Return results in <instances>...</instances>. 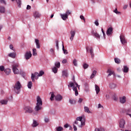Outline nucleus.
Segmentation results:
<instances>
[{
    "instance_id": "nucleus-1",
    "label": "nucleus",
    "mask_w": 131,
    "mask_h": 131,
    "mask_svg": "<svg viewBox=\"0 0 131 131\" xmlns=\"http://www.w3.org/2000/svg\"><path fill=\"white\" fill-rule=\"evenodd\" d=\"M73 82H70L69 84L68 85L69 89L72 88L73 90L75 92V96H78V91H77V88L79 90L80 85H78L75 81V77L73 76Z\"/></svg>"
},
{
    "instance_id": "nucleus-2",
    "label": "nucleus",
    "mask_w": 131,
    "mask_h": 131,
    "mask_svg": "<svg viewBox=\"0 0 131 131\" xmlns=\"http://www.w3.org/2000/svg\"><path fill=\"white\" fill-rule=\"evenodd\" d=\"M42 106V101L41 100V98H40V97L37 96V103L35 107V111H39V110H41Z\"/></svg>"
},
{
    "instance_id": "nucleus-3",
    "label": "nucleus",
    "mask_w": 131,
    "mask_h": 131,
    "mask_svg": "<svg viewBox=\"0 0 131 131\" xmlns=\"http://www.w3.org/2000/svg\"><path fill=\"white\" fill-rule=\"evenodd\" d=\"M14 91L16 94H20V91H21V88H22V85L20 81H17L14 85L13 86Z\"/></svg>"
},
{
    "instance_id": "nucleus-4",
    "label": "nucleus",
    "mask_w": 131,
    "mask_h": 131,
    "mask_svg": "<svg viewBox=\"0 0 131 131\" xmlns=\"http://www.w3.org/2000/svg\"><path fill=\"white\" fill-rule=\"evenodd\" d=\"M19 67V63H14L12 65V70L14 74H19V70L17 67Z\"/></svg>"
},
{
    "instance_id": "nucleus-5",
    "label": "nucleus",
    "mask_w": 131,
    "mask_h": 131,
    "mask_svg": "<svg viewBox=\"0 0 131 131\" xmlns=\"http://www.w3.org/2000/svg\"><path fill=\"white\" fill-rule=\"evenodd\" d=\"M77 121H80V124L81 125L83 126L85 125V119H82V117H79L76 118Z\"/></svg>"
},
{
    "instance_id": "nucleus-6",
    "label": "nucleus",
    "mask_w": 131,
    "mask_h": 131,
    "mask_svg": "<svg viewBox=\"0 0 131 131\" xmlns=\"http://www.w3.org/2000/svg\"><path fill=\"white\" fill-rule=\"evenodd\" d=\"M24 110L26 111V113H32L33 110L32 107L30 106H26L24 107Z\"/></svg>"
},
{
    "instance_id": "nucleus-7",
    "label": "nucleus",
    "mask_w": 131,
    "mask_h": 131,
    "mask_svg": "<svg viewBox=\"0 0 131 131\" xmlns=\"http://www.w3.org/2000/svg\"><path fill=\"white\" fill-rule=\"evenodd\" d=\"M39 77V75L38 73H37V72H35L34 74H32L31 79H32L33 82H34V81H35V80L34 79V78H36V77H37V78H38Z\"/></svg>"
},
{
    "instance_id": "nucleus-8",
    "label": "nucleus",
    "mask_w": 131,
    "mask_h": 131,
    "mask_svg": "<svg viewBox=\"0 0 131 131\" xmlns=\"http://www.w3.org/2000/svg\"><path fill=\"white\" fill-rule=\"evenodd\" d=\"M32 56V54H31V52L27 51L25 55V58L26 60H29V59L31 58Z\"/></svg>"
},
{
    "instance_id": "nucleus-9",
    "label": "nucleus",
    "mask_w": 131,
    "mask_h": 131,
    "mask_svg": "<svg viewBox=\"0 0 131 131\" xmlns=\"http://www.w3.org/2000/svg\"><path fill=\"white\" fill-rule=\"evenodd\" d=\"M113 33V27L108 28L106 31V35H108V36H109L110 35H112Z\"/></svg>"
},
{
    "instance_id": "nucleus-10",
    "label": "nucleus",
    "mask_w": 131,
    "mask_h": 131,
    "mask_svg": "<svg viewBox=\"0 0 131 131\" xmlns=\"http://www.w3.org/2000/svg\"><path fill=\"white\" fill-rule=\"evenodd\" d=\"M125 124V121L123 119H120L119 122V126L120 128H124Z\"/></svg>"
},
{
    "instance_id": "nucleus-11",
    "label": "nucleus",
    "mask_w": 131,
    "mask_h": 131,
    "mask_svg": "<svg viewBox=\"0 0 131 131\" xmlns=\"http://www.w3.org/2000/svg\"><path fill=\"white\" fill-rule=\"evenodd\" d=\"M55 99L56 100V101L60 102V101H62V100L63 99V97L60 94H57L56 96H55Z\"/></svg>"
},
{
    "instance_id": "nucleus-12",
    "label": "nucleus",
    "mask_w": 131,
    "mask_h": 131,
    "mask_svg": "<svg viewBox=\"0 0 131 131\" xmlns=\"http://www.w3.org/2000/svg\"><path fill=\"white\" fill-rule=\"evenodd\" d=\"M121 42L122 45H125L126 43V40H125V38L124 37V35H121L120 37Z\"/></svg>"
},
{
    "instance_id": "nucleus-13",
    "label": "nucleus",
    "mask_w": 131,
    "mask_h": 131,
    "mask_svg": "<svg viewBox=\"0 0 131 131\" xmlns=\"http://www.w3.org/2000/svg\"><path fill=\"white\" fill-rule=\"evenodd\" d=\"M71 33V37L70 38V40L72 41L73 40V38H74V36H75V31L72 30L70 32Z\"/></svg>"
},
{
    "instance_id": "nucleus-14",
    "label": "nucleus",
    "mask_w": 131,
    "mask_h": 131,
    "mask_svg": "<svg viewBox=\"0 0 131 131\" xmlns=\"http://www.w3.org/2000/svg\"><path fill=\"white\" fill-rule=\"evenodd\" d=\"M116 86H117V85L113 82L110 83L109 84V88L111 90H114V89H115Z\"/></svg>"
},
{
    "instance_id": "nucleus-15",
    "label": "nucleus",
    "mask_w": 131,
    "mask_h": 131,
    "mask_svg": "<svg viewBox=\"0 0 131 131\" xmlns=\"http://www.w3.org/2000/svg\"><path fill=\"white\" fill-rule=\"evenodd\" d=\"M120 102L121 104H124L126 102V97L125 96L120 97Z\"/></svg>"
},
{
    "instance_id": "nucleus-16",
    "label": "nucleus",
    "mask_w": 131,
    "mask_h": 131,
    "mask_svg": "<svg viewBox=\"0 0 131 131\" xmlns=\"http://www.w3.org/2000/svg\"><path fill=\"white\" fill-rule=\"evenodd\" d=\"M107 73H108L107 76L109 77V76H111L113 75H115V73H114V71L111 70V69H108L107 71Z\"/></svg>"
},
{
    "instance_id": "nucleus-17",
    "label": "nucleus",
    "mask_w": 131,
    "mask_h": 131,
    "mask_svg": "<svg viewBox=\"0 0 131 131\" xmlns=\"http://www.w3.org/2000/svg\"><path fill=\"white\" fill-rule=\"evenodd\" d=\"M16 55L17 54L16 53V52L11 53L8 54V56H9L10 58H12L13 59H15Z\"/></svg>"
},
{
    "instance_id": "nucleus-18",
    "label": "nucleus",
    "mask_w": 131,
    "mask_h": 131,
    "mask_svg": "<svg viewBox=\"0 0 131 131\" xmlns=\"http://www.w3.org/2000/svg\"><path fill=\"white\" fill-rule=\"evenodd\" d=\"M35 42L36 46L37 49H40V44H39V40L37 39H35Z\"/></svg>"
},
{
    "instance_id": "nucleus-19",
    "label": "nucleus",
    "mask_w": 131,
    "mask_h": 131,
    "mask_svg": "<svg viewBox=\"0 0 131 131\" xmlns=\"http://www.w3.org/2000/svg\"><path fill=\"white\" fill-rule=\"evenodd\" d=\"M33 15L35 18H40V14H39L37 11H35Z\"/></svg>"
},
{
    "instance_id": "nucleus-20",
    "label": "nucleus",
    "mask_w": 131,
    "mask_h": 131,
    "mask_svg": "<svg viewBox=\"0 0 131 131\" xmlns=\"http://www.w3.org/2000/svg\"><path fill=\"white\" fill-rule=\"evenodd\" d=\"M60 16L62 19V20H67L68 19V16H67V14H60Z\"/></svg>"
},
{
    "instance_id": "nucleus-21",
    "label": "nucleus",
    "mask_w": 131,
    "mask_h": 131,
    "mask_svg": "<svg viewBox=\"0 0 131 131\" xmlns=\"http://www.w3.org/2000/svg\"><path fill=\"white\" fill-rule=\"evenodd\" d=\"M6 12V8L4 6H0V13H2L4 14V13Z\"/></svg>"
},
{
    "instance_id": "nucleus-22",
    "label": "nucleus",
    "mask_w": 131,
    "mask_h": 131,
    "mask_svg": "<svg viewBox=\"0 0 131 131\" xmlns=\"http://www.w3.org/2000/svg\"><path fill=\"white\" fill-rule=\"evenodd\" d=\"M95 91L96 92V94L97 95H98V94L100 93V87H99V86H98L97 84H95Z\"/></svg>"
},
{
    "instance_id": "nucleus-23",
    "label": "nucleus",
    "mask_w": 131,
    "mask_h": 131,
    "mask_svg": "<svg viewBox=\"0 0 131 131\" xmlns=\"http://www.w3.org/2000/svg\"><path fill=\"white\" fill-rule=\"evenodd\" d=\"M0 103L2 105H7L8 104V100L3 99L0 101Z\"/></svg>"
},
{
    "instance_id": "nucleus-24",
    "label": "nucleus",
    "mask_w": 131,
    "mask_h": 131,
    "mask_svg": "<svg viewBox=\"0 0 131 131\" xmlns=\"http://www.w3.org/2000/svg\"><path fill=\"white\" fill-rule=\"evenodd\" d=\"M90 52L92 58H94V56H95V54H94V49H93L92 47L90 48Z\"/></svg>"
},
{
    "instance_id": "nucleus-25",
    "label": "nucleus",
    "mask_w": 131,
    "mask_h": 131,
    "mask_svg": "<svg viewBox=\"0 0 131 131\" xmlns=\"http://www.w3.org/2000/svg\"><path fill=\"white\" fill-rule=\"evenodd\" d=\"M4 72H5V73L6 74V75H9V74H10L11 73V69H6L4 70Z\"/></svg>"
},
{
    "instance_id": "nucleus-26",
    "label": "nucleus",
    "mask_w": 131,
    "mask_h": 131,
    "mask_svg": "<svg viewBox=\"0 0 131 131\" xmlns=\"http://www.w3.org/2000/svg\"><path fill=\"white\" fill-rule=\"evenodd\" d=\"M92 33L94 35V36H95V37H96V38H100V35H99L98 33H95L94 31H92Z\"/></svg>"
},
{
    "instance_id": "nucleus-27",
    "label": "nucleus",
    "mask_w": 131,
    "mask_h": 131,
    "mask_svg": "<svg viewBox=\"0 0 131 131\" xmlns=\"http://www.w3.org/2000/svg\"><path fill=\"white\" fill-rule=\"evenodd\" d=\"M37 125H38V123L37 122H36V120H33V122L32 124V126H33V127H36V126H37Z\"/></svg>"
},
{
    "instance_id": "nucleus-28",
    "label": "nucleus",
    "mask_w": 131,
    "mask_h": 131,
    "mask_svg": "<svg viewBox=\"0 0 131 131\" xmlns=\"http://www.w3.org/2000/svg\"><path fill=\"white\" fill-rule=\"evenodd\" d=\"M84 112H86V113H91V111H90V108H89L88 106H84Z\"/></svg>"
},
{
    "instance_id": "nucleus-29",
    "label": "nucleus",
    "mask_w": 131,
    "mask_h": 131,
    "mask_svg": "<svg viewBox=\"0 0 131 131\" xmlns=\"http://www.w3.org/2000/svg\"><path fill=\"white\" fill-rule=\"evenodd\" d=\"M97 74V71L94 70L92 73V74L91 75L90 78L91 79H92V78H94V77H95V76H96V75Z\"/></svg>"
},
{
    "instance_id": "nucleus-30",
    "label": "nucleus",
    "mask_w": 131,
    "mask_h": 131,
    "mask_svg": "<svg viewBox=\"0 0 131 131\" xmlns=\"http://www.w3.org/2000/svg\"><path fill=\"white\" fill-rule=\"evenodd\" d=\"M62 51L63 52V53L65 55H67V54H68V51H67V50H65V49L64 48V43H63V42H62Z\"/></svg>"
},
{
    "instance_id": "nucleus-31",
    "label": "nucleus",
    "mask_w": 131,
    "mask_h": 131,
    "mask_svg": "<svg viewBox=\"0 0 131 131\" xmlns=\"http://www.w3.org/2000/svg\"><path fill=\"white\" fill-rule=\"evenodd\" d=\"M12 2H14L15 0H11ZM16 3L19 8H21V0H16Z\"/></svg>"
},
{
    "instance_id": "nucleus-32",
    "label": "nucleus",
    "mask_w": 131,
    "mask_h": 131,
    "mask_svg": "<svg viewBox=\"0 0 131 131\" xmlns=\"http://www.w3.org/2000/svg\"><path fill=\"white\" fill-rule=\"evenodd\" d=\"M69 102L71 105H73L76 103V100L75 99H69Z\"/></svg>"
},
{
    "instance_id": "nucleus-33",
    "label": "nucleus",
    "mask_w": 131,
    "mask_h": 131,
    "mask_svg": "<svg viewBox=\"0 0 131 131\" xmlns=\"http://www.w3.org/2000/svg\"><path fill=\"white\" fill-rule=\"evenodd\" d=\"M62 76H64V77H67L68 76V73H67V71H62Z\"/></svg>"
},
{
    "instance_id": "nucleus-34",
    "label": "nucleus",
    "mask_w": 131,
    "mask_h": 131,
    "mask_svg": "<svg viewBox=\"0 0 131 131\" xmlns=\"http://www.w3.org/2000/svg\"><path fill=\"white\" fill-rule=\"evenodd\" d=\"M50 94H51L50 100H51V101H53L54 98H55V94H54V92H51Z\"/></svg>"
},
{
    "instance_id": "nucleus-35",
    "label": "nucleus",
    "mask_w": 131,
    "mask_h": 131,
    "mask_svg": "<svg viewBox=\"0 0 131 131\" xmlns=\"http://www.w3.org/2000/svg\"><path fill=\"white\" fill-rule=\"evenodd\" d=\"M123 72L125 73H127V72H128V68L126 66H124L123 69Z\"/></svg>"
},
{
    "instance_id": "nucleus-36",
    "label": "nucleus",
    "mask_w": 131,
    "mask_h": 131,
    "mask_svg": "<svg viewBox=\"0 0 131 131\" xmlns=\"http://www.w3.org/2000/svg\"><path fill=\"white\" fill-rule=\"evenodd\" d=\"M112 98L114 100V101H117V97H116V95L114 93L112 95Z\"/></svg>"
},
{
    "instance_id": "nucleus-37",
    "label": "nucleus",
    "mask_w": 131,
    "mask_h": 131,
    "mask_svg": "<svg viewBox=\"0 0 131 131\" xmlns=\"http://www.w3.org/2000/svg\"><path fill=\"white\" fill-rule=\"evenodd\" d=\"M28 89H31V88H32V82L30 81L28 83Z\"/></svg>"
},
{
    "instance_id": "nucleus-38",
    "label": "nucleus",
    "mask_w": 131,
    "mask_h": 131,
    "mask_svg": "<svg viewBox=\"0 0 131 131\" xmlns=\"http://www.w3.org/2000/svg\"><path fill=\"white\" fill-rule=\"evenodd\" d=\"M52 71L54 73H57L58 72V69L56 67H54L52 68Z\"/></svg>"
},
{
    "instance_id": "nucleus-39",
    "label": "nucleus",
    "mask_w": 131,
    "mask_h": 131,
    "mask_svg": "<svg viewBox=\"0 0 131 131\" xmlns=\"http://www.w3.org/2000/svg\"><path fill=\"white\" fill-rule=\"evenodd\" d=\"M55 66L56 68H60V67L61 66L60 64V62H55Z\"/></svg>"
},
{
    "instance_id": "nucleus-40",
    "label": "nucleus",
    "mask_w": 131,
    "mask_h": 131,
    "mask_svg": "<svg viewBox=\"0 0 131 131\" xmlns=\"http://www.w3.org/2000/svg\"><path fill=\"white\" fill-rule=\"evenodd\" d=\"M112 93H110L109 94H107L106 95V99H110V98H112Z\"/></svg>"
},
{
    "instance_id": "nucleus-41",
    "label": "nucleus",
    "mask_w": 131,
    "mask_h": 131,
    "mask_svg": "<svg viewBox=\"0 0 131 131\" xmlns=\"http://www.w3.org/2000/svg\"><path fill=\"white\" fill-rule=\"evenodd\" d=\"M95 131H105V129L103 128H96Z\"/></svg>"
},
{
    "instance_id": "nucleus-42",
    "label": "nucleus",
    "mask_w": 131,
    "mask_h": 131,
    "mask_svg": "<svg viewBox=\"0 0 131 131\" xmlns=\"http://www.w3.org/2000/svg\"><path fill=\"white\" fill-rule=\"evenodd\" d=\"M83 69H86L87 68H89V64L86 63H84L83 64Z\"/></svg>"
},
{
    "instance_id": "nucleus-43",
    "label": "nucleus",
    "mask_w": 131,
    "mask_h": 131,
    "mask_svg": "<svg viewBox=\"0 0 131 131\" xmlns=\"http://www.w3.org/2000/svg\"><path fill=\"white\" fill-rule=\"evenodd\" d=\"M33 56H36V55H37V53H36V49L35 48L33 49Z\"/></svg>"
},
{
    "instance_id": "nucleus-44",
    "label": "nucleus",
    "mask_w": 131,
    "mask_h": 131,
    "mask_svg": "<svg viewBox=\"0 0 131 131\" xmlns=\"http://www.w3.org/2000/svg\"><path fill=\"white\" fill-rule=\"evenodd\" d=\"M115 62L117 64H119V63H120V59L118 58H115Z\"/></svg>"
},
{
    "instance_id": "nucleus-45",
    "label": "nucleus",
    "mask_w": 131,
    "mask_h": 131,
    "mask_svg": "<svg viewBox=\"0 0 131 131\" xmlns=\"http://www.w3.org/2000/svg\"><path fill=\"white\" fill-rule=\"evenodd\" d=\"M56 130L62 131V130H63V127H61V126H58L56 128Z\"/></svg>"
},
{
    "instance_id": "nucleus-46",
    "label": "nucleus",
    "mask_w": 131,
    "mask_h": 131,
    "mask_svg": "<svg viewBox=\"0 0 131 131\" xmlns=\"http://www.w3.org/2000/svg\"><path fill=\"white\" fill-rule=\"evenodd\" d=\"M73 63L74 64V66H77V60L74 59L73 61Z\"/></svg>"
},
{
    "instance_id": "nucleus-47",
    "label": "nucleus",
    "mask_w": 131,
    "mask_h": 131,
    "mask_svg": "<svg viewBox=\"0 0 131 131\" xmlns=\"http://www.w3.org/2000/svg\"><path fill=\"white\" fill-rule=\"evenodd\" d=\"M85 90L86 92H89V84H85Z\"/></svg>"
},
{
    "instance_id": "nucleus-48",
    "label": "nucleus",
    "mask_w": 131,
    "mask_h": 131,
    "mask_svg": "<svg viewBox=\"0 0 131 131\" xmlns=\"http://www.w3.org/2000/svg\"><path fill=\"white\" fill-rule=\"evenodd\" d=\"M38 74H39V76H42L43 75L45 74V72L42 71H41L39 72Z\"/></svg>"
},
{
    "instance_id": "nucleus-49",
    "label": "nucleus",
    "mask_w": 131,
    "mask_h": 131,
    "mask_svg": "<svg viewBox=\"0 0 131 131\" xmlns=\"http://www.w3.org/2000/svg\"><path fill=\"white\" fill-rule=\"evenodd\" d=\"M65 14L67 15V16L68 17V16H69V15H71V12L69 10H68L66 12Z\"/></svg>"
},
{
    "instance_id": "nucleus-50",
    "label": "nucleus",
    "mask_w": 131,
    "mask_h": 131,
    "mask_svg": "<svg viewBox=\"0 0 131 131\" xmlns=\"http://www.w3.org/2000/svg\"><path fill=\"white\" fill-rule=\"evenodd\" d=\"M56 44V48L57 49V50H59V41H58V40H56L55 41Z\"/></svg>"
},
{
    "instance_id": "nucleus-51",
    "label": "nucleus",
    "mask_w": 131,
    "mask_h": 131,
    "mask_svg": "<svg viewBox=\"0 0 131 131\" xmlns=\"http://www.w3.org/2000/svg\"><path fill=\"white\" fill-rule=\"evenodd\" d=\"M126 113H128V114L131 113V107L126 110Z\"/></svg>"
},
{
    "instance_id": "nucleus-52",
    "label": "nucleus",
    "mask_w": 131,
    "mask_h": 131,
    "mask_svg": "<svg viewBox=\"0 0 131 131\" xmlns=\"http://www.w3.org/2000/svg\"><path fill=\"white\" fill-rule=\"evenodd\" d=\"M0 71H5V67H4V66H0Z\"/></svg>"
},
{
    "instance_id": "nucleus-53",
    "label": "nucleus",
    "mask_w": 131,
    "mask_h": 131,
    "mask_svg": "<svg viewBox=\"0 0 131 131\" xmlns=\"http://www.w3.org/2000/svg\"><path fill=\"white\" fill-rule=\"evenodd\" d=\"M114 13H115L116 14H120V12L117 10V8L114 10Z\"/></svg>"
},
{
    "instance_id": "nucleus-54",
    "label": "nucleus",
    "mask_w": 131,
    "mask_h": 131,
    "mask_svg": "<svg viewBox=\"0 0 131 131\" xmlns=\"http://www.w3.org/2000/svg\"><path fill=\"white\" fill-rule=\"evenodd\" d=\"M80 18L81 20H84V21L85 22V18H84V16H83V15H80Z\"/></svg>"
},
{
    "instance_id": "nucleus-55",
    "label": "nucleus",
    "mask_w": 131,
    "mask_h": 131,
    "mask_svg": "<svg viewBox=\"0 0 131 131\" xmlns=\"http://www.w3.org/2000/svg\"><path fill=\"white\" fill-rule=\"evenodd\" d=\"M0 2L1 4H4V5H6L7 3H6V1L5 0H0Z\"/></svg>"
},
{
    "instance_id": "nucleus-56",
    "label": "nucleus",
    "mask_w": 131,
    "mask_h": 131,
    "mask_svg": "<svg viewBox=\"0 0 131 131\" xmlns=\"http://www.w3.org/2000/svg\"><path fill=\"white\" fill-rule=\"evenodd\" d=\"M62 64H66V63H67V59H64L62 61Z\"/></svg>"
},
{
    "instance_id": "nucleus-57",
    "label": "nucleus",
    "mask_w": 131,
    "mask_h": 131,
    "mask_svg": "<svg viewBox=\"0 0 131 131\" xmlns=\"http://www.w3.org/2000/svg\"><path fill=\"white\" fill-rule=\"evenodd\" d=\"M95 25H96V26H99V21L98 20H96L95 21Z\"/></svg>"
},
{
    "instance_id": "nucleus-58",
    "label": "nucleus",
    "mask_w": 131,
    "mask_h": 131,
    "mask_svg": "<svg viewBox=\"0 0 131 131\" xmlns=\"http://www.w3.org/2000/svg\"><path fill=\"white\" fill-rule=\"evenodd\" d=\"M73 128L75 131L77 130V128L76 127V126H75V124H73Z\"/></svg>"
},
{
    "instance_id": "nucleus-59",
    "label": "nucleus",
    "mask_w": 131,
    "mask_h": 131,
    "mask_svg": "<svg viewBox=\"0 0 131 131\" xmlns=\"http://www.w3.org/2000/svg\"><path fill=\"white\" fill-rule=\"evenodd\" d=\"M45 122H49V121H50V119H49V118H45Z\"/></svg>"
},
{
    "instance_id": "nucleus-60",
    "label": "nucleus",
    "mask_w": 131,
    "mask_h": 131,
    "mask_svg": "<svg viewBox=\"0 0 131 131\" xmlns=\"http://www.w3.org/2000/svg\"><path fill=\"white\" fill-rule=\"evenodd\" d=\"M82 101H83V99L82 98H79L78 100V103H81V102H82Z\"/></svg>"
},
{
    "instance_id": "nucleus-61",
    "label": "nucleus",
    "mask_w": 131,
    "mask_h": 131,
    "mask_svg": "<svg viewBox=\"0 0 131 131\" xmlns=\"http://www.w3.org/2000/svg\"><path fill=\"white\" fill-rule=\"evenodd\" d=\"M31 9V6L30 5H27V10H30Z\"/></svg>"
},
{
    "instance_id": "nucleus-62",
    "label": "nucleus",
    "mask_w": 131,
    "mask_h": 131,
    "mask_svg": "<svg viewBox=\"0 0 131 131\" xmlns=\"http://www.w3.org/2000/svg\"><path fill=\"white\" fill-rule=\"evenodd\" d=\"M10 49L11 50H13V51H14V49H14V46H13L12 45H10Z\"/></svg>"
},
{
    "instance_id": "nucleus-63",
    "label": "nucleus",
    "mask_w": 131,
    "mask_h": 131,
    "mask_svg": "<svg viewBox=\"0 0 131 131\" xmlns=\"http://www.w3.org/2000/svg\"><path fill=\"white\" fill-rule=\"evenodd\" d=\"M74 124H76L77 125L79 126V124H78V121H75Z\"/></svg>"
},
{
    "instance_id": "nucleus-64",
    "label": "nucleus",
    "mask_w": 131,
    "mask_h": 131,
    "mask_svg": "<svg viewBox=\"0 0 131 131\" xmlns=\"http://www.w3.org/2000/svg\"><path fill=\"white\" fill-rule=\"evenodd\" d=\"M68 126H69V125L68 124H66L64 125V127H66V128H67V127H68Z\"/></svg>"
}]
</instances>
